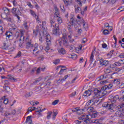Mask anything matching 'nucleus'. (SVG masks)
<instances>
[{
    "label": "nucleus",
    "mask_w": 124,
    "mask_h": 124,
    "mask_svg": "<svg viewBox=\"0 0 124 124\" xmlns=\"http://www.w3.org/2000/svg\"><path fill=\"white\" fill-rule=\"evenodd\" d=\"M124 104L119 105L116 107V110H117L115 112L116 117H119L120 118L124 117Z\"/></svg>",
    "instance_id": "1"
},
{
    "label": "nucleus",
    "mask_w": 124,
    "mask_h": 124,
    "mask_svg": "<svg viewBox=\"0 0 124 124\" xmlns=\"http://www.w3.org/2000/svg\"><path fill=\"white\" fill-rule=\"evenodd\" d=\"M104 107L107 108L111 113L116 111V108H114V104H113V103H111V104L106 103L104 104Z\"/></svg>",
    "instance_id": "2"
},
{
    "label": "nucleus",
    "mask_w": 124,
    "mask_h": 124,
    "mask_svg": "<svg viewBox=\"0 0 124 124\" xmlns=\"http://www.w3.org/2000/svg\"><path fill=\"white\" fill-rule=\"evenodd\" d=\"M51 36L49 35H47L46 39L47 46L46 47V50H47V51L50 50V46L52 44V43L51 42Z\"/></svg>",
    "instance_id": "3"
},
{
    "label": "nucleus",
    "mask_w": 124,
    "mask_h": 124,
    "mask_svg": "<svg viewBox=\"0 0 124 124\" xmlns=\"http://www.w3.org/2000/svg\"><path fill=\"white\" fill-rule=\"evenodd\" d=\"M59 44L60 46H62V44L63 46L67 47V46H68L69 43L68 42V41H67V39H61V41L59 42Z\"/></svg>",
    "instance_id": "4"
},
{
    "label": "nucleus",
    "mask_w": 124,
    "mask_h": 124,
    "mask_svg": "<svg viewBox=\"0 0 124 124\" xmlns=\"http://www.w3.org/2000/svg\"><path fill=\"white\" fill-rule=\"evenodd\" d=\"M85 117H86V115H81V118L82 121H83V122H84V123H86V124H90L92 120L90 119V117H89V115H86V118H85Z\"/></svg>",
    "instance_id": "5"
},
{
    "label": "nucleus",
    "mask_w": 124,
    "mask_h": 124,
    "mask_svg": "<svg viewBox=\"0 0 124 124\" xmlns=\"http://www.w3.org/2000/svg\"><path fill=\"white\" fill-rule=\"evenodd\" d=\"M15 114H16V110L14 109L12 110L11 112L6 111L4 113V116L5 117H6V118H10V116H12V115H15Z\"/></svg>",
    "instance_id": "6"
},
{
    "label": "nucleus",
    "mask_w": 124,
    "mask_h": 124,
    "mask_svg": "<svg viewBox=\"0 0 124 124\" xmlns=\"http://www.w3.org/2000/svg\"><path fill=\"white\" fill-rule=\"evenodd\" d=\"M55 26L57 28H55L54 30H53V34L55 35H60L61 34V32H60V29H59V25L57 26V24H55Z\"/></svg>",
    "instance_id": "7"
},
{
    "label": "nucleus",
    "mask_w": 124,
    "mask_h": 124,
    "mask_svg": "<svg viewBox=\"0 0 124 124\" xmlns=\"http://www.w3.org/2000/svg\"><path fill=\"white\" fill-rule=\"evenodd\" d=\"M5 35L6 36V40H8L13 35V33H12V32L10 31H7L5 32Z\"/></svg>",
    "instance_id": "8"
},
{
    "label": "nucleus",
    "mask_w": 124,
    "mask_h": 124,
    "mask_svg": "<svg viewBox=\"0 0 124 124\" xmlns=\"http://www.w3.org/2000/svg\"><path fill=\"white\" fill-rule=\"evenodd\" d=\"M12 13H13V14H14V15H17V14H21L22 13H21V12H20V10H18L17 11V9L15 8H13L12 9Z\"/></svg>",
    "instance_id": "9"
},
{
    "label": "nucleus",
    "mask_w": 124,
    "mask_h": 124,
    "mask_svg": "<svg viewBox=\"0 0 124 124\" xmlns=\"http://www.w3.org/2000/svg\"><path fill=\"white\" fill-rule=\"evenodd\" d=\"M95 50V49H94V50H93L91 53V55L90 56V63H93V58L94 57V51Z\"/></svg>",
    "instance_id": "10"
},
{
    "label": "nucleus",
    "mask_w": 124,
    "mask_h": 124,
    "mask_svg": "<svg viewBox=\"0 0 124 124\" xmlns=\"http://www.w3.org/2000/svg\"><path fill=\"white\" fill-rule=\"evenodd\" d=\"M43 28V34L44 36L46 37V39H47V36L50 35V34H48V32H47V29L46 28H44L43 26H42Z\"/></svg>",
    "instance_id": "11"
},
{
    "label": "nucleus",
    "mask_w": 124,
    "mask_h": 124,
    "mask_svg": "<svg viewBox=\"0 0 124 124\" xmlns=\"http://www.w3.org/2000/svg\"><path fill=\"white\" fill-rule=\"evenodd\" d=\"M100 64L102 65H105V66H107L109 64V62L108 61H103L102 59L100 60Z\"/></svg>",
    "instance_id": "12"
},
{
    "label": "nucleus",
    "mask_w": 124,
    "mask_h": 124,
    "mask_svg": "<svg viewBox=\"0 0 124 124\" xmlns=\"http://www.w3.org/2000/svg\"><path fill=\"white\" fill-rule=\"evenodd\" d=\"M92 92H93L92 90L85 91L84 94L83 95V96H90V95L92 94Z\"/></svg>",
    "instance_id": "13"
},
{
    "label": "nucleus",
    "mask_w": 124,
    "mask_h": 124,
    "mask_svg": "<svg viewBox=\"0 0 124 124\" xmlns=\"http://www.w3.org/2000/svg\"><path fill=\"white\" fill-rule=\"evenodd\" d=\"M54 9L55 10V16H56V17H59V15H60V10L58 8L57 5L54 6Z\"/></svg>",
    "instance_id": "14"
},
{
    "label": "nucleus",
    "mask_w": 124,
    "mask_h": 124,
    "mask_svg": "<svg viewBox=\"0 0 124 124\" xmlns=\"http://www.w3.org/2000/svg\"><path fill=\"white\" fill-rule=\"evenodd\" d=\"M31 116H29L27 117L26 123V124H32V120H31Z\"/></svg>",
    "instance_id": "15"
},
{
    "label": "nucleus",
    "mask_w": 124,
    "mask_h": 124,
    "mask_svg": "<svg viewBox=\"0 0 124 124\" xmlns=\"http://www.w3.org/2000/svg\"><path fill=\"white\" fill-rule=\"evenodd\" d=\"M74 7H75V13L77 14L80 12V11H81V7H79V6L75 5Z\"/></svg>",
    "instance_id": "16"
},
{
    "label": "nucleus",
    "mask_w": 124,
    "mask_h": 124,
    "mask_svg": "<svg viewBox=\"0 0 124 124\" xmlns=\"http://www.w3.org/2000/svg\"><path fill=\"white\" fill-rule=\"evenodd\" d=\"M102 92V91L98 90L97 89H95L93 91V93L95 95H100V94Z\"/></svg>",
    "instance_id": "17"
},
{
    "label": "nucleus",
    "mask_w": 124,
    "mask_h": 124,
    "mask_svg": "<svg viewBox=\"0 0 124 124\" xmlns=\"http://www.w3.org/2000/svg\"><path fill=\"white\" fill-rule=\"evenodd\" d=\"M113 83L116 85V86H119L121 84V79L119 78L114 79Z\"/></svg>",
    "instance_id": "18"
},
{
    "label": "nucleus",
    "mask_w": 124,
    "mask_h": 124,
    "mask_svg": "<svg viewBox=\"0 0 124 124\" xmlns=\"http://www.w3.org/2000/svg\"><path fill=\"white\" fill-rule=\"evenodd\" d=\"M70 22L72 27H73L75 23H77V21L73 17L70 18Z\"/></svg>",
    "instance_id": "19"
},
{
    "label": "nucleus",
    "mask_w": 124,
    "mask_h": 124,
    "mask_svg": "<svg viewBox=\"0 0 124 124\" xmlns=\"http://www.w3.org/2000/svg\"><path fill=\"white\" fill-rule=\"evenodd\" d=\"M52 90L51 92L52 94L55 95L56 93H58V88L57 87L51 88Z\"/></svg>",
    "instance_id": "20"
},
{
    "label": "nucleus",
    "mask_w": 124,
    "mask_h": 124,
    "mask_svg": "<svg viewBox=\"0 0 124 124\" xmlns=\"http://www.w3.org/2000/svg\"><path fill=\"white\" fill-rule=\"evenodd\" d=\"M3 89L5 93H8L10 92V87L9 86H3Z\"/></svg>",
    "instance_id": "21"
},
{
    "label": "nucleus",
    "mask_w": 124,
    "mask_h": 124,
    "mask_svg": "<svg viewBox=\"0 0 124 124\" xmlns=\"http://www.w3.org/2000/svg\"><path fill=\"white\" fill-rule=\"evenodd\" d=\"M32 47H33V45L31 44V42H28L26 43L27 49H30V48H32Z\"/></svg>",
    "instance_id": "22"
},
{
    "label": "nucleus",
    "mask_w": 124,
    "mask_h": 124,
    "mask_svg": "<svg viewBox=\"0 0 124 124\" xmlns=\"http://www.w3.org/2000/svg\"><path fill=\"white\" fill-rule=\"evenodd\" d=\"M111 93V91H108V90H106L105 91H102L101 93L103 94L102 96H104V95H106V94H109Z\"/></svg>",
    "instance_id": "23"
},
{
    "label": "nucleus",
    "mask_w": 124,
    "mask_h": 124,
    "mask_svg": "<svg viewBox=\"0 0 124 124\" xmlns=\"http://www.w3.org/2000/svg\"><path fill=\"white\" fill-rule=\"evenodd\" d=\"M52 89L51 87V82H48L47 83H46V90H50Z\"/></svg>",
    "instance_id": "24"
},
{
    "label": "nucleus",
    "mask_w": 124,
    "mask_h": 124,
    "mask_svg": "<svg viewBox=\"0 0 124 124\" xmlns=\"http://www.w3.org/2000/svg\"><path fill=\"white\" fill-rule=\"evenodd\" d=\"M9 80H13L14 82H17V79L14 78L13 77L11 76V75H8Z\"/></svg>",
    "instance_id": "25"
},
{
    "label": "nucleus",
    "mask_w": 124,
    "mask_h": 124,
    "mask_svg": "<svg viewBox=\"0 0 124 124\" xmlns=\"http://www.w3.org/2000/svg\"><path fill=\"white\" fill-rule=\"evenodd\" d=\"M39 108H40V107L35 108L36 110H38L37 111H36V113H37L38 115H40V113H41L42 111H44V109H42V110L41 109H39Z\"/></svg>",
    "instance_id": "26"
},
{
    "label": "nucleus",
    "mask_w": 124,
    "mask_h": 124,
    "mask_svg": "<svg viewBox=\"0 0 124 124\" xmlns=\"http://www.w3.org/2000/svg\"><path fill=\"white\" fill-rule=\"evenodd\" d=\"M111 99H113V101L116 102L118 99H119V96H114L111 97Z\"/></svg>",
    "instance_id": "27"
},
{
    "label": "nucleus",
    "mask_w": 124,
    "mask_h": 124,
    "mask_svg": "<svg viewBox=\"0 0 124 124\" xmlns=\"http://www.w3.org/2000/svg\"><path fill=\"white\" fill-rule=\"evenodd\" d=\"M20 33H21L20 38H22L23 40H25V37H24V33H25V31L21 30L20 31Z\"/></svg>",
    "instance_id": "28"
},
{
    "label": "nucleus",
    "mask_w": 124,
    "mask_h": 124,
    "mask_svg": "<svg viewBox=\"0 0 124 124\" xmlns=\"http://www.w3.org/2000/svg\"><path fill=\"white\" fill-rule=\"evenodd\" d=\"M43 88H45V89H46V83H45L44 82L42 83L40 87H38V89L41 90V89H43Z\"/></svg>",
    "instance_id": "29"
},
{
    "label": "nucleus",
    "mask_w": 124,
    "mask_h": 124,
    "mask_svg": "<svg viewBox=\"0 0 124 124\" xmlns=\"http://www.w3.org/2000/svg\"><path fill=\"white\" fill-rule=\"evenodd\" d=\"M52 111H48L47 112V115L46 116V118L47 120H50L51 119V116L52 115Z\"/></svg>",
    "instance_id": "30"
},
{
    "label": "nucleus",
    "mask_w": 124,
    "mask_h": 124,
    "mask_svg": "<svg viewBox=\"0 0 124 124\" xmlns=\"http://www.w3.org/2000/svg\"><path fill=\"white\" fill-rule=\"evenodd\" d=\"M35 51H37L36 54H38L39 52L40 53H41V51L38 50V46H34V49L33 50V52H35Z\"/></svg>",
    "instance_id": "31"
},
{
    "label": "nucleus",
    "mask_w": 124,
    "mask_h": 124,
    "mask_svg": "<svg viewBox=\"0 0 124 124\" xmlns=\"http://www.w3.org/2000/svg\"><path fill=\"white\" fill-rule=\"evenodd\" d=\"M61 39H67V35L66 34V33L63 32L62 33V36Z\"/></svg>",
    "instance_id": "32"
},
{
    "label": "nucleus",
    "mask_w": 124,
    "mask_h": 124,
    "mask_svg": "<svg viewBox=\"0 0 124 124\" xmlns=\"http://www.w3.org/2000/svg\"><path fill=\"white\" fill-rule=\"evenodd\" d=\"M102 92H104L105 91H108V89H107V85H105L101 88Z\"/></svg>",
    "instance_id": "33"
},
{
    "label": "nucleus",
    "mask_w": 124,
    "mask_h": 124,
    "mask_svg": "<svg viewBox=\"0 0 124 124\" xmlns=\"http://www.w3.org/2000/svg\"><path fill=\"white\" fill-rule=\"evenodd\" d=\"M103 33L105 35H107V34H109V31L107 29H106V30L103 31Z\"/></svg>",
    "instance_id": "34"
},
{
    "label": "nucleus",
    "mask_w": 124,
    "mask_h": 124,
    "mask_svg": "<svg viewBox=\"0 0 124 124\" xmlns=\"http://www.w3.org/2000/svg\"><path fill=\"white\" fill-rule=\"evenodd\" d=\"M59 102H60V100H55L54 101L52 102V105H57Z\"/></svg>",
    "instance_id": "35"
},
{
    "label": "nucleus",
    "mask_w": 124,
    "mask_h": 124,
    "mask_svg": "<svg viewBox=\"0 0 124 124\" xmlns=\"http://www.w3.org/2000/svg\"><path fill=\"white\" fill-rule=\"evenodd\" d=\"M20 43L19 45V47H22V45H23V43H24V40H23V38H20L19 39Z\"/></svg>",
    "instance_id": "36"
},
{
    "label": "nucleus",
    "mask_w": 124,
    "mask_h": 124,
    "mask_svg": "<svg viewBox=\"0 0 124 124\" xmlns=\"http://www.w3.org/2000/svg\"><path fill=\"white\" fill-rule=\"evenodd\" d=\"M116 66H120L121 64H124V62L120 63V62H116L114 63Z\"/></svg>",
    "instance_id": "37"
},
{
    "label": "nucleus",
    "mask_w": 124,
    "mask_h": 124,
    "mask_svg": "<svg viewBox=\"0 0 124 124\" xmlns=\"http://www.w3.org/2000/svg\"><path fill=\"white\" fill-rule=\"evenodd\" d=\"M69 77L68 75H66L64 77V78L62 79H59V80L58 81H65V80H66V79H67V78Z\"/></svg>",
    "instance_id": "38"
},
{
    "label": "nucleus",
    "mask_w": 124,
    "mask_h": 124,
    "mask_svg": "<svg viewBox=\"0 0 124 124\" xmlns=\"http://www.w3.org/2000/svg\"><path fill=\"white\" fill-rule=\"evenodd\" d=\"M59 52L61 54H64L65 53V50L63 48H61Z\"/></svg>",
    "instance_id": "39"
},
{
    "label": "nucleus",
    "mask_w": 124,
    "mask_h": 124,
    "mask_svg": "<svg viewBox=\"0 0 124 124\" xmlns=\"http://www.w3.org/2000/svg\"><path fill=\"white\" fill-rule=\"evenodd\" d=\"M3 81L4 82V85L5 86H8V85H10V83L7 80L4 79Z\"/></svg>",
    "instance_id": "40"
},
{
    "label": "nucleus",
    "mask_w": 124,
    "mask_h": 124,
    "mask_svg": "<svg viewBox=\"0 0 124 124\" xmlns=\"http://www.w3.org/2000/svg\"><path fill=\"white\" fill-rule=\"evenodd\" d=\"M57 22L59 23V24H62V20L61 17L58 16Z\"/></svg>",
    "instance_id": "41"
},
{
    "label": "nucleus",
    "mask_w": 124,
    "mask_h": 124,
    "mask_svg": "<svg viewBox=\"0 0 124 124\" xmlns=\"http://www.w3.org/2000/svg\"><path fill=\"white\" fill-rule=\"evenodd\" d=\"M71 58L73 59V60H76L77 58V55L76 54H72L71 55Z\"/></svg>",
    "instance_id": "42"
},
{
    "label": "nucleus",
    "mask_w": 124,
    "mask_h": 124,
    "mask_svg": "<svg viewBox=\"0 0 124 124\" xmlns=\"http://www.w3.org/2000/svg\"><path fill=\"white\" fill-rule=\"evenodd\" d=\"M107 89H108V91H109L110 89H112V87H113V85L112 84H109L108 85H107Z\"/></svg>",
    "instance_id": "43"
},
{
    "label": "nucleus",
    "mask_w": 124,
    "mask_h": 124,
    "mask_svg": "<svg viewBox=\"0 0 124 124\" xmlns=\"http://www.w3.org/2000/svg\"><path fill=\"white\" fill-rule=\"evenodd\" d=\"M31 14L32 15L33 17H36V14H35V12H33V11L31 10H30Z\"/></svg>",
    "instance_id": "44"
},
{
    "label": "nucleus",
    "mask_w": 124,
    "mask_h": 124,
    "mask_svg": "<svg viewBox=\"0 0 124 124\" xmlns=\"http://www.w3.org/2000/svg\"><path fill=\"white\" fill-rule=\"evenodd\" d=\"M107 28H110V26L109 25V23H106L104 24V29H107Z\"/></svg>",
    "instance_id": "45"
},
{
    "label": "nucleus",
    "mask_w": 124,
    "mask_h": 124,
    "mask_svg": "<svg viewBox=\"0 0 124 124\" xmlns=\"http://www.w3.org/2000/svg\"><path fill=\"white\" fill-rule=\"evenodd\" d=\"M92 117L93 118H96V117H97V112H94L92 114Z\"/></svg>",
    "instance_id": "46"
},
{
    "label": "nucleus",
    "mask_w": 124,
    "mask_h": 124,
    "mask_svg": "<svg viewBox=\"0 0 124 124\" xmlns=\"http://www.w3.org/2000/svg\"><path fill=\"white\" fill-rule=\"evenodd\" d=\"M23 26H24L25 29L28 30L29 29V26H28V22H25L23 24Z\"/></svg>",
    "instance_id": "47"
},
{
    "label": "nucleus",
    "mask_w": 124,
    "mask_h": 124,
    "mask_svg": "<svg viewBox=\"0 0 124 124\" xmlns=\"http://www.w3.org/2000/svg\"><path fill=\"white\" fill-rule=\"evenodd\" d=\"M21 55H22V52H21V51H19L17 54L16 56V58H20V57H21Z\"/></svg>",
    "instance_id": "48"
},
{
    "label": "nucleus",
    "mask_w": 124,
    "mask_h": 124,
    "mask_svg": "<svg viewBox=\"0 0 124 124\" xmlns=\"http://www.w3.org/2000/svg\"><path fill=\"white\" fill-rule=\"evenodd\" d=\"M35 70H36V67L33 68V69H32V70H31V74H33V73H34V72L35 71Z\"/></svg>",
    "instance_id": "49"
},
{
    "label": "nucleus",
    "mask_w": 124,
    "mask_h": 124,
    "mask_svg": "<svg viewBox=\"0 0 124 124\" xmlns=\"http://www.w3.org/2000/svg\"><path fill=\"white\" fill-rule=\"evenodd\" d=\"M39 60H40V61H43V60H44V55H42L41 56L38 57Z\"/></svg>",
    "instance_id": "50"
},
{
    "label": "nucleus",
    "mask_w": 124,
    "mask_h": 124,
    "mask_svg": "<svg viewBox=\"0 0 124 124\" xmlns=\"http://www.w3.org/2000/svg\"><path fill=\"white\" fill-rule=\"evenodd\" d=\"M54 64H58V63H60V59H56L54 62Z\"/></svg>",
    "instance_id": "51"
},
{
    "label": "nucleus",
    "mask_w": 124,
    "mask_h": 124,
    "mask_svg": "<svg viewBox=\"0 0 124 124\" xmlns=\"http://www.w3.org/2000/svg\"><path fill=\"white\" fill-rule=\"evenodd\" d=\"M114 70L115 71H117L118 72L121 71V70H122V68H118V67H115L114 68Z\"/></svg>",
    "instance_id": "52"
},
{
    "label": "nucleus",
    "mask_w": 124,
    "mask_h": 124,
    "mask_svg": "<svg viewBox=\"0 0 124 124\" xmlns=\"http://www.w3.org/2000/svg\"><path fill=\"white\" fill-rule=\"evenodd\" d=\"M57 115H58V113H57L56 112H53V114L52 115V116H53V118L54 119H56V117Z\"/></svg>",
    "instance_id": "53"
},
{
    "label": "nucleus",
    "mask_w": 124,
    "mask_h": 124,
    "mask_svg": "<svg viewBox=\"0 0 124 124\" xmlns=\"http://www.w3.org/2000/svg\"><path fill=\"white\" fill-rule=\"evenodd\" d=\"M89 111V112H93V113H94V112H95L94 111H93V108L92 107V108H88Z\"/></svg>",
    "instance_id": "54"
},
{
    "label": "nucleus",
    "mask_w": 124,
    "mask_h": 124,
    "mask_svg": "<svg viewBox=\"0 0 124 124\" xmlns=\"http://www.w3.org/2000/svg\"><path fill=\"white\" fill-rule=\"evenodd\" d=\"M75 123L76 124H82V121H80L79 120H76L75 121Z\"/></svg>",
    "instance_id": "55"
},
{
    "label": "nucleus",
    "mask_w": 124,
    "mask_h": 124,
    "mask_svg": "<svg viewBox=\"0 0 124 124\" xmlns=\"http://www.w3.org/2000/svg\"><path fill=\"white\" fill-rule=\"evenodd\" d=\"M3 103L4 104H5V105L7 104V103H8V99H7V98L5 99L4 100Z\"/></svg>",
    "instance_id": "56"
},
{
    "label": "nucleus",
    "mask_w": 124,
    "mask_h": 124,
    "mask_svg": "<svg viewBox=\"0 0 124 124\" xmlns=\"http://www.w3.org/2000/svg\"><path fill=\"white\" fill-rule=\"evenodd\" d=\"M64 70H65V69H61L59 74H60V75H62V74Z\"/></svg>",
    "instance_id": "57"
},
{
    "label": "nucleus",
    "mask_w": 124,
    "mask_h": 124,
    "mask_svg": "<svg viewBox=\"0 0 124 124\" xmlns=\"http://www.w3.org/2000/svg\"><path fill=\"white\" fill-rule=\"evenodd\" d=\"M4 11L5 13H6V14H7V13H9V11H10V10L6 8L5 10H4Z\"/></svg>",
    "instance_id": "58"
},
{
    "label": "nucleus",
    "mask_w": 124,
    "mask_h": 124,
    "mask_svg": "<svg viewBox=\"0 0 124 124\" xmlns=\"http://www.w3.org/2000/svg\"><path fill=\"white\" fill-rule=\"evenodd\" d=\"M36 74H39L40 73V67H39L36 71Z\"/></svg>",
    "instance_id": "59"
},
{
    "label": "nucleus",
    "mask_w": 124,
    "mask_h": 124,
    "mask_svg": "<svg viewBox=\"0 0 124 124\" xmlns=\"http://www.w3.org/2000/svg\"><path fill=\"white\" fill-rule=\"evenodd\" d=\"M71 26H72V25H68L67 26V29L69 31H70V30H71L72 29V27H71Z\"/></svg>",
    "instance_id": "60"
},
{
    "label": "nucleus",
    "mask_w": 124,
    "mask_h": 124,
    "mask_svg": "<svg viewBox=\"0 0 124 124\" xmlns=\"http://www.w3.org/2000/svg\"><path fill=\"white\" fill-rule=\"evenodd\" d=\"M3 32V29H2V26H0V33L1 34H2Z\"/></svg>",
    "instance_id": "61"
},
{
    "label": "nucleus",
    "mask_w": 124,
    "mask_h": 124,
    "mask_svg": "<svg viewBox=\"0 0 124 124\" xmlns=\"http://www.w3.org/2000/svg\"><path fill=\"white\" fill-rule=\"evenodd\" d=\"M79 5V6L82 7V2H81V0H79L77 1Z\"/></svg>",
    "instance_id": "62"
},
{
    "label": "nucleus",
    "mask_w": 124,
    "mask_h": 124,
    "mask_svg": "<svg viewBox=\"0 0 124 124\" xmlns=\"http://www.w3.org/2000/svg\"><path fill=\"white\" fill-rule=\"evenodd\" d=\"M119 123L120 124H124V120L123 119H121L119 120Z\"/></svg>",
    "instance_id": "63"
},
{
    "label": "nucleus",
    "mask_w": 124,
    "mask_h": 124,
    "mask_svg": "<svg viewBox=\"0 0 124 124\" xmlns=\"http://www.w3.org/2000/svg\"><path fill=\"white\" fill-rule=\"evenodd\" d=\"M119 58H124V53H122L121 54L119 55Z\"/></svg>",
    "instance_id": "64"
}]
</instances>
